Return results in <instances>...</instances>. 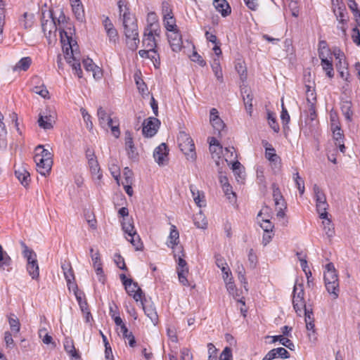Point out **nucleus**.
Here are the masks:
<instances>
[{
  "label": "nucleus",
  "instance_id": "f257e3e1",
  "mask_svg": "<svg viewBox=\"0 0 360 360\" xmlns=\"http://www.w3.org/2000/svg\"><path fill=\"white\" fill-rule=\"evenodd\" d=\"M56 21L60 32L63 51L65 53V57L68 62L70 63V59L71 57H69V56H70V54L72 55L74 47L77 46V41L72 37L73 32L70 24L68 23L66 18L62 11H60L59 16L57 18H56Z\"/></svg>",
  "mask_w": 360,
  "mask_h": 360
},
{
  "label": "nucleus",
  "instance_id": "f03ea898",
  "mask_svg": "<svg viewBox=\"0 0 360 360\" xmlns=\"http://www.w3.org/2000/svg\"><path fill=\"white\" fill-rule=\"evenodd\" d=\"M324 272L325 285L328 292L335 300L339 295V281L338 276L335 271L334 264L331 262L326 265Z\"/></svg>",
  "mask_w": 360,
  "mask_h": 360
},
{
  "label": "nucleus",
  "instance_id": "7ed1b4c3",
  "mask_svg": "<svg viewBox=\"0 0 360 360\" xmlns=\"http://www.w3.org/2000/svg\"><path fill=\"white\" fill-rule=\"evenodd\" d=\"M160 30L158 23L149 22L145 28L142 40L143 46L150 49V51L155 53L157 43L155 37H159Z\"/></svg>",
  "mask_w": 360,
  "mask_h": 360
},
{
  "label": "nucleus",
  "instance_id": "20e7f679",
  "mask_svg": "<svg viewBox=\"0 0 360 360\" xmlns=\"http://www.w3.org/2000/svg\"><path fill=\"white\" fill-rule=\"evenodd\" d=\"M122 228L127 234L125 236L126 239L131 243L135 248V250H141L143 247V244L139 236L135 230L133 219L131 218H124L122 221Z\"/></svg>",
  "mask_w": 360,
  "mask_h": 360
},
{
  "label": "nucleus",
  "instance_id": "39448f33",
  "mask_svg": "<svg viewBox=\"0 0 360 360\" xmlns=\"http://www.w3.org/2000/svg\"><path fill=\"white\" fill-rule=\"evenodd\" d=\"M177 142L180 150L186 156L187 160H195V145L191 136L185 131H180L177 136Z\"/></svg>",
  "mask_w": 360,
  "mask_h": 360
},
{
  "label": "nucleus",
  "instance_id": "423d86ee",
  "mask_svg": "<svg viewBox=\"0 0 360 360\" xmlns=\"http://www.w3.org/2000/svg\"><path fill=\"white\" fill-rule=\"evenodd\" d=\"M313 191L316 201V211L319 214L321 219H326L328 217L327 210L329 207L326 200V196L323 190L317 184L314 185Z\"/></svg>",
  "mask_w": 360,
  "mask_h": 360
},
{
  "label": "nucleus",
  "instance_id": "0eeeda50",
  "mask_svg": "<svg viewBox=\"0 0 360 360\" xmlns=\"http://www.w3.org/2000/svg\"><path fill=\"white\" fill-rule=\"evenodd\" d=\"M292 304L295 312L298 316H301L303 310L307 308L304 301V290L303 283H296L293 288L292 292Z\"/></svg>",
  "mask_w": 360,
  "mask_h": 360
},
{
  "label": "nucleus",
  "instance_id": "6e6552de",
  "mask_svg": "<svg viewBox=\"0 0 360 360\" xmlns=\"http://www.w3.org/2000/svg\"><path fill=\"white\" fill-rule=\"evenodd\" d=\"M317 117L316 106L314 104H309L308 105V115L304 122V126H302V129L305 134L312 132L316 127V124L314 122L316 121Z\"/></svg>",
  "mask_w": 360,
  "mask_h": 360
},
{
  "label": "nucleus",
  "instance_id": "1a4fd4ad",
  "mask_svg": "<svg viewBox=\"0 0 360 360\" xmlns=\"http://www.w3.org/2000/svg\"><path fill=\"white\" fill-rule=\"evenodd\" d=\"M160 121L155 117H149L143 123V134L148 137H152L157 131Z\"/></svg>",
  "mask_w": 360,
  "mask_h": 360
},
{
  "label": "nucleus",
  "instance_id": "9d476101",
  "mask_svg": "<svg viewBox=\"0 0 360 360\" xmlns=\"http://www.w3.org/2000/svg\"><path fill=\"white\" fill-rule=\"evenodd\" d=\"M122 24L124 30H130L131 32L138 30V25L135 16L129 11L127 6H124V13L122 15Z\"/></svg>",
  "mask_w": 360,
  "mask_h": 360
},
{
  "label": "nucleus",
  "instance_id": "9b49d317",
  "mask_svg": "<svg viewBox=\"0 0 360 360\" xmlns=\"http://www.w3.org/2000/svg\"><path fill=\"white\" fill-rule=\"evenodd\" d=\"M55 121L56 117L54 112L46 111L39 114L38 124L41 128L44 129H51L53 127V123H55Z\"/></svg>",
  "mask_w": 360,
  "mask_h": 360
},
{
  "label": "nucleus",
  "instance_id": "f8f14e48",
  "mask_svg": "<svg viewBox=\"0 0 360 360\" xmlns=\"http://www.w3.org/2000/svg\"><path fill=\"white\" fill-rule=\"evenodd\" d=\"M167 38L173 51L178 52L181 49L183 42L181 39V35L178 30L170 32L167 34Z\"/></svg>",
  "mask_w": 360,
  "mask_h": 360
},
{
  "label": "nucleus",
  "instance_id": "ddd939ff",
  "mask_svg": "<svg viewBox=\"0 0 360 360\" xmlns=\"http://www.w3.org/2000/svg\"><path fill=\"white\" fill-rule=\"evenodd\" d=\"M124 32L128 48L131 51L136 50L140 42L138 30H135L133 32L128 30Z\"/></svg>",
  "mask_w": 360,
  "mask_h": 360
},
{
  "label": "nucleus",
  "instance_id": "4468645a",
  "mask_svg": "<svg viewBox=\"0 0 360 360\" xmlns=\"http://www.w3.org/2000/svg\"><path fill=\"white\" fill-rule=\"evenodd\" d=\"M127 282V284L124 285V288L127 293L130 296H132L136 302L141 300L143 292L142 290L139 287L138 283L136 282H133L132 280H129Z\"/></svg>",
  "mask_w": 360,
  "mask_h": 360
},
{
  "label": "nucleus",
  "instance_id": "2eb2a0df",
  "mask_svg": "<svg viewBox=\"0 0 360 360\" xmlns=\"http://www.w3.org/2000/svg\"><path fill=\"white\" fill-rule=\"evenodd\" d=\"M34 162H36L37 172L41 175L46 176L50 172L53 162L46 163V160L43 159L39 154L34 156Z\"/></svg>",
  "mask_w": 360,
  "mask_h": 360
},
{
  "label": "nucleus",
  "instance_id": "dca6fc26",
  "mask_svg": "<svg viewBox=\"0 0 360 360\" xmlns=\"http://www.w3.org/2000/svg\"><path fill=\"white\" fill-rule=\"evenodd\" d=\"M240 91H241V94L243 96L245 109H246L247 112H248V114L250 115H252V101L253 96L251 93V91L246 86H241Z\"/></svg>",
  "mask_w": 360,
  "mask_h": 360
},
{
  "label": "nucleus",
  "instance_id": "f3484780",
  "mask_svg": "<svg viewBox=\"0 0 360 360\" xmlns=\"http://www.w3.org/2000/svg\"><path fill=\"white\" fill-rule=\"evenodd\" d=\"M51 20H41V28L46 37H48L47 32L48 34L50 36L52 32H56L57 30H58V27L56 21V17L53 15L52 13H51Z\"/></svg>",
  "mask_w": 360,
  "mask_h": 360
},
{
  "label": "nucleus",
  "instance_id": "a211bd4d",
  "mask_svg": "<svg viewBox=\"0 0 360 360\" xmlns=\"http://www.w3.org/2000/svg\"><path fill=\"white\" fill-rule=\"evenodd\" d=\"M12 259L0 245V270L10 271L12 269Z\"/></svg>",
  "mask_w": 360,
  "mask_h": 360
},
{
  "label": "nucleus",
  "instance_id": "6ab92c4d",
  "mask_svg": "<svg viewBox=\"0 0 360 360\" xmlns=\"http://www.w3.org/2000/svg\"><path fill=\"white\" fill-rule=\"evenodd\" d=\"M168 154L167 145L164 143L158 146L153 152V157L158 165L164 164L165 159Z\"/></svg>",
  "mask_w": 360,
  "mask_h": 360
},
{
  "label": "nucleus",
  "instance_id": "aec40b11",
  "mask_svg": "<svg viewBox=\"0 0 360 360\" xmlns=\"http://www.w3.org/2000/svg\"><path fill=\"white\" fill-rule=\"evenodd\" d=\"M20 245L22 248V255L27 260V264L38 262L37 259V254L34 252V250L29 248L22 241L20 242Z\"/></svg>",
  "mask_w": 360,
  "mask_h": 360
},
{
  "label": "nucleus",
  "instance_id": "412c9836",
  "mask_svg": "<svg viewBox=\"0 0 360 360\" xmlns=\"http://www.w3.org/2000/svg\"><path fill=\"white\" fill-rule=\"evenodd\" d=\"M213 5L216 10L221 13L224 17L231 13V7L226 0H214Z\"/></svg>",
  "mask_w": 360,
  "mask_h": 360
},
{
  "label": "nucleus",
  "instance_id": "4be33fe9",
  "mask_svg": "<svg viewBox=\"0 0 360 360\" xmlns=\"http://www.w3.org/2000/svg\"><path fill=\"white\" fill-rule=\"evenodd\" d=\"M190 191L193 198L195 203L200 207L205 205V195L193 185H190Z\"/></svg>",
  "mask_w": 360,
  "mask_h": 360
},
{
  "label": "nucleus",
  "instance_id": "5701e85b",
  "mask_svg": "<svg viewBox=\"0 0 360 360\" xmlns=\"http://www.w3.org/2000/svg\"><path fill=\"white\" fill-rule=\"evenodd\" d=\"M61 267L64 274L65 278L67 281L68 286L69 289H70L71 285H76L73 282L75 281L73 271L70 264H63Z\"/></svg>",
  "mask_w": 360,
  "mask_h": 360
},
{
  "label": "nucleus",
  "instance_id": "b1692460",
  "mask_svg": "<svg viewBox=\"0 0 360 360\" xmlns=\"http://www.w3.org/2000/svg\"><path fill=\"white\" fill-rule=\"evenodd\" d=\"M333 12L336 16V19L339 22V24L347 25L348 17L345 5L338 6V8H334Z\"/></svg>",
  "mask_w": 360,
  "mask_h": 360
},
{
  "label": "nucleus",
  "instance_id": "393cba45",
  "mask_svg": "<svg viewBox=\"0 0 360 360\" xmlns=\"http://www.w3.org/2000/svg\"><path fill=\"white\" fill-rule=\"evenodd\" d=\"M211 68L217 79L220 83L224 82L223 72L219 58H214L213 59L211 64Z\"/></svg>",
  "mask_w": 360,
  "mask_h": 360
},
{
  "label": "nucleus",
  "instance_id": "a878e982",
  "mask_svg": "<svg viewBox=\"0 0 360 360\" xmlns=\"http://www.w3.org/2000/svg\"><path fill=\"white\" fill-rule=\"evenodd\" d=\"M77 46H75L74 47V50L72 51V55L70 54V56H69V57H71V58L70 59V60L71 61L70 63L68 62V59L66 58V57H65V59L66 60L67 63H68L72 68L73 70L75 71V74L77 75L78 76V77L81 78L82 77V69H81V65L79 63H77L75 60V57L74 56V52L77 50ZM64 53V56H66L65 53Z\"/></svg>",
  "mask_w": 360,
  "mask_h": 360
},
{
  "label": "nucleus",
  "instance_id": "bb28decb",
  "mask_svg": "<svg viewBox=\"0 0 360 360\" xmlns=\"http://www.w3.org/2000/svg\"><path fill=\"white\" fill-rule=\"evenodd\" d=\"M15 176L24 186H27L30 182V173L23 167L15 170Z\"/></svg>",
  "mask_w": 360,
  "mask_h": 360
},
{
  "label": "nucleus",
  "instance_id": "cd10ccee",
  "mask_svg": "<svg viewBox=\"0 0 360 360\" xmlns=\"http://www.w3.org/2000/svg\"><path fill=\"white\" fill-rule=\"evenodd\" d=\"M305 316L306 328L308 330H311L312 333H315L314 316L311 309H305L303 310Z\"/></svg>",
  "mask_w": 360,
  "mask_h": 360
},
{
  "label": "nucleus",
  "instance_id": "c85d7f7f",
  "mask_svg": "<svg viewBox=\"0 0 360 360\" xmlns=\"http://www.w3.org/2000/svg\"><path fill=\"white\" fill-rule=\"evenodd\" d=\"M179 233L175 226L171 227L167 246L174 248V245L179 243Z\"/></svg>",
  "mask_w": 360,
  "mask_h": 360
},
{
  "label": "nucleus",
  "instance_id": "c756f323",
  "mask_svg": "<svg viewBox=\"0 0 360 360\" xmlns=\"http://www.w3.org/2000/svg\"><path fill=\"white\" fill-rule=\"evenodd\" d=\"M88 164L91 174L94 176H96L98 180H101L102 178V174L100 172L101 168L97 159H91V160L88 161Z\"/></svg>",
  "mask_w": 360,
  "mask_h": 360
},
{
  "label": "nucleus",
  "instance_id": "7c9ffc66",
  "mask_svg": "<svg viewBox=\"0 0 360 360\" xmlns=\"http://www.w3.org/2000/svg\"><path fill=\"white\" fill-rule=\"evenodd\" d=\"M34 15L33 13L27 12L24 13L22 18L19 20L20 24L25 28L28 29L32 27L34 24Z\"/></svg>",
  "mask_w": 360,
  "mask_h": 360
},
{
  "label": "nucleus",
  "instance_id": "2f4dec72",
  "mask_svg": "<svg viewBox=\"0 0 360 360\" xmlns=\"http://www.w3.org/2000/svg\"><path fill=\"white\" fill-rule=\"evenodd\" d=\"M64 348L67 353H68L72 357L75 359L79 358V355L77 354L76 349L74 346L73 340L70 338H65L64 342Z\"/></svg>",
  "mask_w": 360,
  "mask_h": 360
},
{
  "label": "nucleus",
  "instance_id": "473e14b6",
  "mask_svg": "<svg viewBox=\"0 0 360 360\" xmlns=\"http://www.w3.org/2000/svg\"><path fill=\"white\" fill-rule=\"evenodd\" d=\"M193 222L195 226L198 229H205L207 228V222L205 215L201 211L194 215Z\"/></svg>",
  "mask_w": 360,
  "mask_h": 360
},
{
  "label": "nucleus",
  "instance_id": "72a5a7b5",
  "mask_svg": "<svg viewBox=\"0 0 360 360\" xmlns=\"http://www.w3.org/2000/svg\"><path fill=\"white\" fill-rule=\"evenodd\" d=\"M146 315L150 319L154 325H156L158 321V316L155 309L152 305L143 307Z\"/></svg>",
  "mask_w": 360,
  "mask_h": 360
},
{
  "label": "nucleus",
  "instance_id": "f704fd0d",
  "mask_svg": "<svg viewBox=\"0 0 360 360\" xmlns=\"http://www.w3.org/2000/svg\"><path fill=\"white\" fill-rule=\"evenodd\" d=\"M265 146V157L271 162H276L278 157L276 153L275 149L268 143V142H265L264 144Z\"/></svg>",
  "mask_w": 360,
  "mask_h": 360
},
{
  "label": "nucleus",
  "instance_id": "c9c22d12",
  "mask_svg": "<svg viewBox=\"0 0 360 360\" xmlns=\"http://www.w3.org/2000/svg\"><path fill=\"white\" fill-rule=\"evenodd\" d=\"M272 338H273V340H272L273 342L279 341V342L282 345L286 347L287 348H288L290 350H294L295 345H294L293 342L288 338L283 337V335H275V336H273Z\"/></svg>",
  "mask_w": 360,
  "mask_h": 360
},
{
  "label": "nucleus",
  "instance_id": "e433bc0d",
  "mask_svg": "<svg viewBox=\"0 0 360 360\" xmlns=\"http://www.w3.org/2000/svg\"><path fill=\"white\" fill-rule=\"evenodd\" d=\"M27 271L29 275L34 280H37L39 277V268L38 262L33 264H27Z\"/></svg>",
  "mask_w": 360,
  "mask_h": 360
},
{
  "label": "nucleus",
  "instance_id": "4c0bfd02",
  "mask_svg": "<svg viewBox=\"0 0 360 360\" xmlns=\"http://www.w3.org/2000/svg\"><path fill=\"white\" fill-rule=\"evenodd\" d=\"M32 63V59L30 57H24L21 58L18 63L15 65L14 70H23L26 71L30 68Z\"/></svg>",
  "mask_w": 360,
  "mask_h": 360
},
{
  "label": "nucleus",
  "instance_id": "58836bf2",
  "mask_svg": "<svg viewBox=\"0 0 360 360\" xmlns=\"http://www.w3.org/2000/svg\"><path fill=\"white\" fill-rule=\"evenodd\" d=\"M321 65L323 68V70L326 72V75L328 77L332 78L334 76L333 66L332 61L330 60H328L327 58H322Z\"/></svg>",
  "mask_w": 360,
  "mask_h": 360
},
{
  "label": "nucleus",
  "instance_id": "ea45409f",
  "mask_svg": "<svg viewBox=\"0 0 360 360\" xmlns=\"http://www.w3.org/2000/svg\"><path fill=\"white\" fill-rule=\"evenodd\" d=\"M97 115L98 117L99 124L103 128L106 129V122L110 118V117L108 115L106 111L102 107H99L98 108Z\"/></svg>",
  "mask_w": 360,
  "mask_h": 360
},
{
  "label": "nucleus",
  "instance_id": "a19ab883",
  "mask_svg": "<svg viewBox=\"0 0 360 360\" xmlns=\"http://www.w3.org/2000/svg\"><path fill=\"white\" fill-rule=\"evenodd\" d=\"M164 25L168 32L177 30L176 20L173 15L164 17Z\"/></svg>",
  "mask_w": 360,
  "mask_h": 360
},
{
  "label": "nucleus",
  "instance_id": "79ce46f5",
  "mask_svg": "<svg viewBox=\"0 0 360 360\" xmlns=\"http://www.w3.org/2000/svg\"><path fill=\"white\" fill-rule=\"evenodd\" d=\"M8 323L13 332L18 333L20 331V323L19 319L14 314H11L8 317Z\"/></svg>",
  "mask_w": 360,
  "mask_h": 360
},
{
  "label": "nucleus",
  "instance_id": "37998d69",
  "mask_svg": "<svg viewBox=\"0 0 360 360\" xmlns=\"http://www.w3.org/2000/svg\"><path fill=\"white\" fill-rule=\"evenodd\" d=\"M223 191L225 195L227 196L230 202H234L236 198V193L233 191L231 186L228 183L225 182L223 184Z\"/></svg>",
  "mask_w": 360,
  "mask_h": 360
},
{
  "label": "nucleus",
  "instance_id": "c03bdc74",
  "mask_svg": "<svg viewBox=\"0 0 360 360\" xmlns=\"http://www.w3.org/2000/svg\"><path fill=\"white\" fill-rule=\"evenodd\" d=\"M306 88L307 105L309 104L315 105L316 102V96L314 89H311L309 85H306Z\"/></svg>",
  "mask_w": 360,
  "mask_h": 360
},
{
  "label": "nucleus",
  "instance_id": "a18cd8bd",
  "mask_svg": "<svg viewBox=\"0 0 360 360\" xmlns=\"http://www.w3.org/2000/svg\"><path fill=\"white\" fill-rule=\"evenodd\" d=\"M237 273H238V278L239 281L242 283L244 284V288H245L246 290H248V289H247L248 281L245 278V268L243 267V264L238 265Z\"/></svg>",
  "mask_w": 360,
  "mask_h": 360
},
{
  "label": "nucleus",
  "instance_id": "49530a36",
  "mask_svg": "<svg viewBox=\"0 0 360 360\" xmlns=\"http://www.w3.org/2000/svg\"><path fill=\"white\" fill-rule=\"evenodd\" d=\"M211 124L212 125L214 129L217 131L218 134L220 135L221 131L225 127V124L224 122L221 120V119L217 118V119H212L210 121Z\"/></svg>",
  "mask_w": 360,
  "mask_h": 360
},
{
  "label": "nucleus",
  "instance_id": "de8ad7c7",
  "mask_svg": "<svg viewBox=\"0 0 360 360\" xmlns=\"http://www.w3.org/2000/svg\"><path fill=\"white\" fill-rule=\"evenodd\" d=\"M274 354L275 358L281 357L282 359H288L290 357L289 352L283 347H278L270 350Z\"/></svg>",
  "mask_w": 360,
  "mask_h": 360
},
{
  "label": "nucleus",
  "instance_id": "09e8293b",
  "mask_svg": "<svg viewBox=\"0 0 360 360\" xmlns=\"http://www.w3.org/2000/svg\"><path fill=\"white\" fill-rule=\"evenodd\" d=\"M125 150L130 159L135 160L137 158L138 152L136 151V148H135L134 143L125 145Z\"/></svg>",
  "mask_w": 360,
  "mask_h": 360
},
{
  "label": "nucleus",
  "instance_id": "8fccbe9b",
  "mask_svg": "<svg viewBox=\"0 0 360 360\" xmlns=\"http://www.w3.org/2000/svg\"><path fill=\"white\" fill-rule=\"evenodd\" d=\"M179 252L181 253L182 255L178 256V260H177V262H178V267H177V271L178 270H183L184 271H188V268L187 262L183 258V257H184V254L183 253V250H182L181 248H180Z\"/></svg>",
  "mask_w": 360,
  "mask_h": 360
},
{
  "label": "nucleus",
  "instance_id": "3c124183",
  "mask_svg": "<svg viewBox=\"0 0 360 360\" xmlns=\"http://www.w3.org/2000/svg\"><path fill=\"white\" fill-rule=\"evenodd\" d=\"M332 129L333 131V137L336 141V143H341L343 142L344 135L342 133L341 129L338 125H333Z\"/></svg>",
  "mask_w": 360,
  "mask_h": 360
},
{
  "label": "nucleus",
  "instance_id": "603ef678",
  "mask_svg": "<svg viewBox=\"0 0 360 360\" xmlns=\"http://www.w3.org/2000/svg\"><path fill=\"white\" fill-rule=\"evenodd\" d=\"M342 112L343 115H345V118L348 121H352V111L351 110V105L349 103L346 102L345 103L342 107Z\"/></svg>",
  "mask_w": 360,
  "mask_h": 360
},
{
  "label": "nucleus",
  "instance_id": "864d4df0",
  "mask_svg": "<svg viewBox=\"0 0 360 360\" xmlns=\"http://www.w3.org/2000/svg\"><path fill=\"white\" fill-rule=\"evenodd\" d=\"M83 65L86 71L93 72V76L94 77H96V73L95 72V68L97 67L95 65L91 59L86 58L83 60Z\"/></svg>",
  "mask_w": 360,
  "mask_h": 360
},
{
  "label": "nucleus",
  "instance_id": "5fc2aeb1",
  "mask_svg": "<svg viewBox=\"0 0 360 360\" xmlns=\"http://www.w3.org/2000/svg\"><path fill=\"white\" fill-rule=\"evenodd\" d=\"M236 70L240 75V79L244 82L247 78L246 68L242 63H238L236 65Z\"/></svg>",
  "mask_w": 360,
  "mask_h": 360
},
{
  "label": "nucleus",
  "instance_id": "6e6d98bb",
  "mask_svg": "<svg viewBox=\"0 0 360 360\" xmlns=\"http://www.w3.org/2000/svg\"><path fill=\"white\" fill-rule=\"evenodd\" d=\"M39 148H41L42 150L41 152V154H39V155L43 158V159L44 160H46V163L49 164L50 162H53V160H52V155L51 153H50L49 150H48L47 149H44L43 148V146L41 145H39L36 149H39Z\"/></svg>",
  "mask_w": 360,
  "mask_h": 360
},
{
  "label": "nucleus",
  "instance_id": "4d7b16f0",
  "mask_svg": "<svg viewBox=\"0 0 360 360\" xmlns=\"http://www.w3.org/2000/svg\"><path fill=\"white\" fill-rule=\"evenodd\" d=\"M106 34L108 37L109 42L112 44H116L119 40L118 32L115 28L112 30L106 32Z\"/></svg>",
  "mask_w": 360,
  "mask_h": 360
},
{
  "label": "nucleus",
  "instance_id": "13d9d810",
  "mask_svg": "<svg viewBox=\"0 0 360 360\" xmlns=\"http://www.w3.org/2000/svg\"><path fill=\"white\" fill-rule=\"evenodd\" d=\"M281 102H282V103H281L282 110H281V120L282 121L283 124L285 125V124H288L290 122V115L288 112L287 109L284 106L283 99L281 100Z\"/></svg>",
  "mask_w": 360,
  "mask_h": 360
},
{
  "label": "nucleus",
  "instance_id": "bf43d9fd",
  "mask_svg": "<svg viewBox=\"0 0 360 360\" xmlns=\"http://www.w3.org/2000/svg\"><path fill=\"white\" fill-rule=\"evenodd\" d=\"M1 132H0V148H6L7 146V141H6V134L7 131L5 128V125H2L1 127Z\"/></svg>",
  "mask_w": 360,
  "mask_h": 360
},
{
  "label": "nucleus",
  "instance_id": "052dcab7",
  "mask_svg": "<svg viewBox=\"0 0 360 360\" xmlns=\"http://www.w3.org/2000/svg\"><path fill=\"white\" fill-rule=\"evenodd\" d=\"M347 4L355 18H360V11L357 8V4L356 1L354 0H348Z\"/></svg>",
  "mask_w": 360,
  "mask_h": 360
},
{
  "label": "nucleus",
  "instance_id": "680f3d73",
  "mask_svg": "<svg viewBox=\"0 0 360 360\" xmlns=\"http://www.w3.org/2000/svg\"><path fill=\"white\" fill-rule=\"evenodd\" d=\"M32 91L37 94L40 95L43 98H46L49 95V91L44 85L41 86H34L32 89Z\"/></svg>",
  "mask_w": 360,
  "mask_h": 360
},
{
  "label": "nucleus",
  "instance_id": "e2e57ef3",
  "mask_svg": "<svg viewBox=\"0 0 360 360\" xmlns=\"http://www.w3.org/2000/svg\"><path fill=\"white\" fill-rule=\"evenodd\" d=\"M72 10L75 13V15L78 20H82L83 18V10L80 3L72 4Z\"/></svg>",
  "mask_w": 360,
  "mask_h": 360
},
{
  "label": "nucleus",
  "instance_id": "0e129e2a",
  "mask_svg": "<svg viewBox=\"0 0 360 360\" xmlns=\"http://www.w3.org/2000/svg\"><path fill=\"white\" fill-rule=\"evenodd\" d=\"M80 111H81L82 117L86 124V127L89 129H91L93 127V124H92V122L91 121V115L88 113V112L84 108H81Z\"/></svg>",
  "mask_w": 360,
  "mask_h": 360
},
{
  "label": "nucleus",
  "instance_id": "69168bd1",
  "mask_svg": "<svg viewBox=\"0 0 360 360\" xmlns=\"http://www.w3.org/2000/svg\"><path fill=\"white\" fill-rule=\"evenodd\" d=\"M268 120H269V124L271 127V128L275 131L278 132L279 131V125L277 123L276 118L269 112L268 113Z\"/></svg>",
  "mask_w": 360,
  "mask_h": 360
},
{
  "label": "nucleus",
  "instance_id": "338daca9",
  "mask_svg": "<svg viewBox=\"0 0 360 360\" xmlns=\"http://www.w3.org/2000/svg\"><path fill=\"white\" fill-rule=\"evenodd\" d=\"M219 360H232V353L231 348L226 347L221 354Z\"/></svg>",
  "mask_w": 360,
  "mask_h": 360
},
{
  "label": "nucleus",
  "instance_id": "774afa93",
  "mask_svg": "<svg viewBox=\"0 0 360 360\" xmlns=\"http://www.w3.org/2000/svg\"><path fill=\"white\" fill-rule=\"evenodd\" d=\"M352 39L354 44L360 46V32L356 27L352 29Z\"/></svg>",
  "mask_w": 360,
  "mask_h": 360
}]
</instances>
